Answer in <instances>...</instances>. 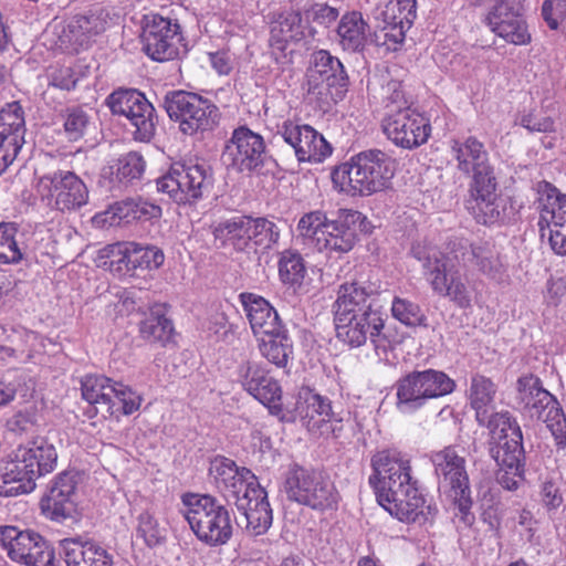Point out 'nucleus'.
Masks as SVG:
<instances>
[{
	"instance_id": "nucleus-32",
	"label": "nucleus",
	"mask_w": 566,
	"mask_h": 566,
	"mask_svg": "<svg viewBox=\"0 0 566 566\" xmlns=\"http://www.w3.org/2000/svg\"><path fill=\"white\" fill-rule=\"evenodd\" d=\"M116 382L104 376L88 375L82 380V397L103 417L114 416L119 410L114 402Z\"/></svg>"
},
{
	"instance_id": "nucleus-48",
	"label": "nucleus",
	"mask_w": 566,
	"mask_h": 566,
	"mask_svg": "<svg viewBox=\"0 0 566 566\" xmlns=\"http://www.w3.org/2000/svg\"><path fill=\"white\" fill-rule=\"evenodd\" d=\"M136 534L149 547L161 545L167 536V530L160 525L155 513L146 510L137 516Z\"/></svg>"
},
{
	"instance_id": "nucleus-41",
	"label": "nucleus",
	"mask_w": 566,
	"mask_h": 566,
	"mask_svg": "<svg viewBox=\"0 0 566 566\" xmlns=\"http://www.w3.org/2000/svg\"><path fill=\"white\" fill-rule=\"evenodd\" d=\"M249 394L264 405L270 413L277 417L281 421H295V415L289 411V406L283 407L281 402V386L272 377L265 376L264 381H260L255 390H251Z\"/></svg>"
},
{
	"instance_id": "nucleus-24",
	"label": "nucleus",
	"mask_w": 566,
	"mask_h": 566,
	"mask_svg": "<svg viewBox=\"0 0 566 566\" xmlns=\"http://www.w3.org/2000/svg\"><path fill=\"white\" fill-rule=\"evenodd\" d=\"M334 323L337 339L350 348L365 345L367 339L378 346L385 328V322L379 312L334 318Z\"/></svg>"
},
{
	"instance_id": "nucleus-39",
	"label": "nucleus",
	"mask_w": 566,
	"mask_h": 566,
	"mask_svg": "<svg viewBox=\"0 0 566 566\" xmlns=\"http://www.w3.org/2000/svg\"><path fill=\"white\" fill-rule=\"evenodd\" d=\"M261 355L277 367H285L293 353V343L284 326L256 337Z\"/></svg>"
},
{
	"instance_id": "nucleus-40",
	"label": "nucleus",
	"mask_w": 566,
	"mask_h": 566,
	"mask_svg": "<svg viewBox=\"0 0 566 566\" xmlns=\"http://www.w3.org/2000/svg\"><path fill=\"white\" fill-rule=\"evenodd\" d=\"M368 30L360 12H348L342 17L337 28L338 43L346 51H360L367 41Z\"/></svg>"
},
{
	"instance_id": "nucleus-23",
	"label": "nucleus",
	"mask_w": 566,
	"mask_h": 566,
	"mask_svg": "<svg viewBox=\"0 0 566 566\" xmlns=\"http://www.w3.org/2000/svg\"><path fill=\"white\" fill-rule=\"evenodd\" d=\"M25 122L18 102L7 104L0 111V175L17 158L24 144Z\"/></svg>"
},
{
	"instance_id": "nucleus-43",
	"label": "nucleus",
	"mask_w": 566,
	"mask_h": 566,
	"mask_svg": "<svg viewBox=\"0 0 566 566\" xmlns=\"http://www.w3.org/2000/svg\"><path fill=\"white\" fill-rule=\"evenodd\" d=\"M133 242H117L98 250L95 262L97 266L113 273H122L132 264Z\"/></svg>"
},
{
	"instance_id": "nucleus-51",
	"label": "nucleus",
	"mask_w": 566,
	"mask_h": 566,
	"mask_svg": "<svg viewBox=\"0 0 566 566\" xmlns=\"http://www.w3.org/2000/svg\"><path fill=\"white\" fill-rule=\"evenodd\" d=\"M392 317L406 326L426 325V315L420 306L407 298L395 296L391 303Z\"/></svg>"
},
{
	"instance_id": "nucleus-46",
	"label": "nucleus",
	"mask_w": 566,
	"mask_h": 566,
	"mask_svg": "<svg viewBox=\"0 0 566 566\" xmlns=\"http://www.w3.org/2000/svg\"><path fill=\"white\" fill-rule=\"evenodd\" d=\"M249 251L260 248L262 250L271 249L280 239L277 226L265 218L249 217Z\"/></svg>"
},
{
	"instance_id": "nucleus-31",
	"label": "nucleus",
	"mask_w": 566,
	"mask_h": 566,
	"mask_svg": "<svg viewBox=\"0 0 566 566\" xmlns=\"http://www.w3.org/2000/svg\"><path fill=\"white\" fill-rule=\"evenodd\" d=\"M66 566H113L111 555L98 544L80 538L61 541Z\"/></svg>"
},
{
	"instance_id": "nucleus-16",
	"label": "nucleus",
	"mask_w": 566,
	"mask_h": 566,
	"mask_svg": "<svg viewBox=\"0 0 566 566\" xmlns=\"http://www.w3.org/2000/svg\"><path fill=\"white\" fill-rule=\"evenodd\" d=\"M108 106L113 114L125 116L135 128V138L149 140L156 129L155 108L144 94L136 90H118L109 95Z\"/></svg>"
},
{
	"instance_id": "nucleus-64",
	"label": "nucleus",
	"mask_w": 566,
	"mask_h": 566,
	"mask_svg": "<svg viewBox=\"0 0 566 566\" xmlns=\"http://www.w3.org/2000/svg\"><path fill=\"white\" fill-rule=\"evenodd\" d=\"M552 250L558 255H566V223L547 230L546 235Z\"/></svg>"
},
{
	"instance_id": "nucleus-47",
	"label": "nucleus",
	"mask_w": 566,
	"mask_h": 566,
	"mask_svg": "<svg viewBox=\"0 0 566 566\" xmlns=\"http://www.w3.org/2000/svg\"><path fill=\"white\" fill-rule=\"evenodd\" d=\"M279 275L283 284L300 286L306 275V268L302 255L295 251L286 250L279 260Z\"/></svg>"
},
{
	"instance_id": "nucleus-8",
	"label": "nucleus",
	"mask_w": 566,
	"mask_h": 566,
	"mask_svg": "<svg viewBox=\"0 0 566 566\" xmlns=\"http://www.w3.org/2000/svg\"><path fill=\"white\" fill-rule=\"evenodd\" d=\"M412 254L422 262L423 274L436 293L448 296L461 308L471 306L470 291L460 279L451 258L436 248L420 244L412 247Z\"/></svg>"
},
{
	"instance_id": "nucleus-35",
	"label": "nucleus",
	"mask_w": 566,
	"mask_h": 566,
	"mask_svg": "<svg viewBox=\"0 0 566 566\" xmlns=\"http://www.w3.org/2000/svg\"><path fill=\"white\" fill-rule=\"evenodd\" d=\"M518 406L532 418L545 411V407L554 402L552 396L542 387L541 380L533 375H525L517 379L516 384Z\"/></svg>"
},
{
	"instance_id": "nucleus-54",
	"label": "nucleus",
	"mask_w": 566,
	"mask_h": 566,
	"mask_svg": "<svg viewBox=\"0 0 566 566\" xmlns=\"http://www.w3.org/2000/svg\"><path fill=\"white\" fill-rule=\"evenodd\" d=\"M101 29V22L96 17L76 15L67 24L70 41L78 45L85 44Z\"/></svg>"
},
{
	"instance_id": "nucleus-12",
	"label": "nucleus",
	"mask_w": 566,
	"mask_h": 566,
	"mask_svg": "<svg viewBox=\"0 0 566 566\" xmlns=\"http://www.w3.org/2000/svg\"><path fill=\"white\" fill-rule=\"evenodd\" d=\"M165 109L179 129L189 136L211 130L219 119V109L209 99L195 93L176 91L165 97Z\"/></svg>"
},
{
	"instance_id": "nucleus-18",
	"label": "nucleus",
	"mask_w": 566,
	"mask_h": 566,
	"mask_svg": "<svg viewBox=\"0 0 566 566\" xmlns=\"http://www.w3.org/2000/svg\"><path fill=\"white\" fill-rule=\"evenodd\" d=\"M382 129L395 145L407 149L424 144L431 133L428 118L411 107L386 115Z\"/></svg>"
},
{
	"instance_id": "nucleus-33",
	"label": "nucleus",
	"mask_w": 566,
	"mask_h": 566,
	"mask_svg": "<svg viewBox=\"0 0 566 566\" xmlns=\"http://www.w3.org/2000/svg\"><path fill=\"white\" fill-rule=\"evenodd\" d=\"M308 93L323 95L329 86L344 80V67L338 59L326 51H318L314 55V64L310 71Z\"/></svg>"
},
{
	"instance_id": "nucleus-15",
	"label": "nucleus",
	"mask_w": 566,
	"mask_h": 566,
	"mask_svg": "<svg viewBox=\"0 0 566 566\" xmlns=\"http://www.w3.org/2000/svg\"><path fill=\"white\" fill-rule=\"evenodd\" d=\"M430 460L434 467L439 489L443 491L461 511L470 505L469 476L465 458L457 447L449 446L432 452Z\"/></svg>"
},
{
	"instance_id": "nucleus-2",
	"label": "nucleus",
	"mask_w": 566,
	"mask_h": 566,
	"mask_svg": "<svg viewBox=\"0 0 566 566\" xmlns=\"http://www.w3.org/2000/svg\"><path fill=\"white\" fill-rule=\"evenodd\" d=\"M369 483L378 503L401 522L424 524L436 509L427 504L411 476L410 458L396 449L381 450L371 458Z\"/></svg>"
},
{
	"instance_id": "nucleus-25",
	"label": "nucleus",
	"mask_w": 566,
	"mask_h": 566,
	"mask_svg": "<svg viewBox=\"0 0 566 566\" xmlns=\"http://www.w3.org/2000/svg\"><path fill=\"white\" fill-rule=\"evenodd\" d=\"M163 214L161 208L146 199H127L112 205L103 212L96 213L93 221L97 226H118L132 221H154Z\"/></svg>"
},
{
	"instance_id": "nucleus-45",
	"label": "nucleus",
	"mask_w": 566,
	"mask_h": 566,
	"mask_svg": "<svg viewBox=\"0 0 566 566\" xmlns=\"http://www.w3.org/2000/svg\"><path fill=\"white\" fill-rule=\"evenodd\" d=\"M472 262L481 273L495 283L507 281L506 269L495 251L488 247H473L471 250Z\"/></svg>"
},
{
	"instance_id": "nucleus-9",
	"label": "nucleus",
	"mask_w": 566,
	"mask_h": 566,
	"mask_svg": "<svg viewBox=\"0 0 566 566\" xmlns=\"http://www.w3.org/2000/svg\"><path fill=\"white\" fill-rule=\"evenodd\" d=\"M33 189L43 205L61 212L74 211L88 201L85 182L70 170L59 169L36 176Z\"/></svg>"
},
{
	"instance_id": "nucleus-19",
	"label": "nucleus",
	"mask_w": 566,
	"mask_h": 566,
	"mask_svg": "<svg viewBox=\"0 0 566 566\" xmlns=\"http://www.w3.org/2000/svg\"><path fill=\"white\" fill-rule=\"evenodd\" d=\"M492 32L514 45H526L531 33L522 15V0H494L486 18Z\"/></svg>"
},
{
	"instance_id": "nucleus-38",
	"label": "nucleus",
	"mask_w": 566,
	"mask_h": 566,
	"mask_svg": "<svg viewBox=\"0 0 566 566\" xmlns=\"http://www.w3.org/2000/svg\"><path fill=\"white\" fill-rule=\"evenodd\" d=\"M306 28L298 11L284 10L271 23V45L283 50L289 43L302 40Z\"/></svg>"
},
{
	"instance_id": "nucleus-50",
	"label": "nucleus",
	"mask_w": 566,
	"mask_h": 566,
	"mask_svg": "<svg viewBox=\"0 0 566 566\" xmlns=\"http://www.w3.org/2000/svg\"><path fill=\"white\" fill-rule=\"evenodd\" d=\"M234 376L242 388L249 392L255 390V387L260 381H264L268 374L260 361L245 357L238 363Z\"/></svg>"
},
{
	"instance_id": "nucleus-1",
	"label": "nucleus",
	"mask_w": 566,
	"mask_h": 566,
	"mask_svg": "<svg viewBox=\"0 0 566 566\" xmlns=\"http://www.w3.org/2000/svg\"><path fill=\"white\" fill-rule=\"evenodd\" d=\"M496 385L483 375H474L468 389L470 406L482 426L491 428V455L499 469L496 479L506 490H516L523 481L524 450L522 430L507 413H495Z\"/></svg>"
},
{
	"instance_id": "nucleus-53",
	"label": "nucleus",
	"mask_w": 566,
	"mask_h": 566,
	"mask_svg": "<svg viewBox=\"0 0 566 566\" xmlns=\"http://www.w3.org/2000/svg\"><path fill=\"white\" fill-rule=\"evenodd\" d=\"M18 230L13 223H0V263H18L23 254L15 239Z\"/></svg>"
},
{
	"instance_id": "nucleus-30",
	"label": "nucleus",
	"mask_w": 566,
	"mask_h": 566,
	"mask_svg": "<svg viewBox=\"0 0 566 566\" xmlns=\"http://www.w3.org/2000/svg\"><path fill=\"white\" fill-rule=\"evenodd\" d=\"M385 36L400 43L417 17L416 0H391L381 11Z\"/></svg>"
},
{
	"instance_id": "nucleus-62",
	"label": "nucleus",
	"mask_w": 566,
	"mask_h": 566,
	"mask_svg": "<svg viewBox=\"0 0 566 566\" xmlns=\"http://www.w3.org/2000/svg\"><path fill=\"white\" fill-rule=\"evenodd\" d=\"M518 124L530 132L546 133L554 129V123L549 117L538 118L534 113L521 115Z\"/></svg>"
},
{
	"instance_id": "nucleus-49",
	"label": "nucleus",
	"mask_w": 566,
	"mask_h": 566,
	"mask_svg": "<svg viewBox=\"0 0 566 566\" xmlns=\"http://www.w3.org/2000/svg\"><path fill=\"white\" fill-rule=\"evenodd\" d=\"M139 331L145 339L165 344L170 340L174 327L166 316L150 314L140 323Z\"/></svg>"
},
{
	"instance_id": "nucleus-22",
	"label": "nucleus",
	"mask_w": 566,
	"mask_h": 566,
	"mask_svg": "<svg viewBox=\"0 0 566 566\" xmlns=\"http://www.w3.org/2000/svg\"><path fill=\"white\" fill-rule=\"evenodd\" d=\"M449 155L460 172L472 176V182L494 176L483 143L473 136L451 139Z\"/></svg>"
},
{
	"instance_id": "nucleus-27",
	"label": "nucleus",
	"mask_w": 566,
	"mask_h": 566,
	"mask_svg": "<svg viewBox=\"0 0 566 566\" xmlns=\"http://www.w3.org/2000/svg\"><path fill=\"white\" fill-rule=\"evenodd\" d=\"M75 480L70 473L60 474L40 502L42 513L60 521L72 515L75 503Z\"/></svg>"
},
{
	"instance_id": "nucleus-55",
	"label": "nucleus",
	"mask_w": 566,
	"mask_h": 566,
	"mask_svg": "<svg viewBox=\"0 0 566 566\" xmlns=\"http://www.w3.org/2000/svg\"><path fill=\"white\" fill-rule=\"evenodd\" d=\"M134 251H132V266L134 269L157 270L165 261V254L161 249L156 245H140L133 242Z\"/></svg>"
},
{
	"instance_id": "nucleus-21",
	"label": "nucleus",
	"mask_w": 566,
	"mask_h": 566,
	"mask_svg": "<svg viewBox=\"0 0 566 566\" xmlns=\"http://www.w3.org/2000/svg\"><path fill=\"white\" fill-rule=\"evenodd\" d=\"M285 143L293 147L301 163L319 164L332 155V147L322 134L310 125L285 122L281 128Z\"/></svg>"
},
{
	"instance_id": "nucleus-57",
	"label": "nucleus",
	"mask_w": 566,
	"mask_h": 566,
	"mask_svg": "<svg viewBox=\"0 0 566 566\" xmlns=\"http://www.w3.org/2000/svg\"><path fill=\"white\" fill-rule=\"evenodd\" d=\"M542 13L552 30L566 27V0L545 1Z\"/></svg>"
},
{
	"instance_id": "nucleus-42",
	"label": "nucleus",
	"mask_w": 566,
	"mask_h": 566,
	"mask_svg": "<svg viewBox=\"0 0 566 566\" xmlns=\"http://www.w3.org/2000/svg\"><path fill=\"white\" fill-rule=\"evenodd\" d=\"M3 334L0 327V335ZM12 343L14 346H6L0 344V359L14 358L20 363H25L39 352L42 340L39 334L32 331H17L13 334Z\"/></svg>"
},
{
	"instance_id": "nucleus-36",
	"label": "nucleus",
	"mask_w": 566,
	"mask_h": 566,
	"mask_svg": "<svg viewBox=\"0 0 566 566\" xmlns=\"http://www.w3.org/2000/svg\"><path fill=\"white\" fill-rule=\"evenodd\" d=\"M214 241L222 248L249 252V217H232L212 226Z\"/></svg>"
},
{
	"instance_id": "nucleus-6",
	"label": "nucleus",
	"mask_w": 566,
	"mask_h": 566,
	"mask_svg": "<svg viewBox=\"0 0 566 566\" xmlns=\"http://www.w3.org/2000/svg\"><path fill=\"white\" fill-rule=\"evenodd\" d=\"M55 447L44 438L20 444L0 468V495L14 496L33 489V481L56 467Z\"/></svg>"
},
{
	"instance_id": "nucleus-56",
	"label": "nucleus",
	"mask_w": 566,
	"mask_h": 566,
	"mask_svg": "<svg viewBox=\"0 0 566 566\" xmlns=\"http://www.w3.org/2000/svg\"><path fill=\"white\" fill-rule=\"evenodd\" d=\"M115 389L116 392H114V402L119 409L115 416L118 413L128 416L140 408L143 397L138 392L119 382H116Z\"/></svg>"
},
{
	"instance_id": "nucleus-26",
	"label": "nucleus",
	"mask_w": 566,
	"mask_h": 566,
	"mask_svg": "<svg viewBox=\"0 0 566 566\" xmlns=\"http://www.w3.org/2000/svg\"><path fill=\"white\" fill-rule=\"evenodd\" d=\"M290 412L300 418L310 431H322L333 419L334 413L328 399L308 387L298 390L295 406Z\"/></svg>"
},
{
	"instance_id": "nucleus-60",
	"label": "nucleus",
	"mask_w": 566,
	"mask_h": 566,
	"mask_svg": "<svg viewBox=\"0 0 566 566\" xmlns=\"http://www.w3.org/2000/svg\"><path fill=\"white\" fill-rule=\"evenodd\" d=\"M338 15V12L333 7L325 3H315L306 10V18L321 25H329Z\"/></svg>"
},
{
	"instance_id": "nucleus-4",
	"label": "nucleus",
	"mask_w": 566,
	"mask_h": 566,
	"mask_svg": "<svg viewBox=\"0 0 566 566\" xmlns=\"http://www.w3.org/2000/svg\"><path fill=\"white\" fill-rule=\"evenodd\" d=\"M397 163L379 149L360 151L332 172L333 186L348 196L369 197L391 187Z\"/></svg>"
},
{
	"instance_id": "nucleus-58",
	"label": "nucleus",
	"mask_w": 566,
	"mask_h": 566,
	"mask_svg": "<svg viewBox=\"0 0 566 566\" xmlns=\"http://www.w3.org/2000/svg\"><path fill=\"white\" fill-rule=\"evenodd\" d=\"M87 124V115L82 109L74 108L69 111L64 128L71 139H77L83 135Z\"/></svg>"
},
{
	"instance_id": "nucleus-20",
	"label": "nucleus",
	"mask_w": 566,
	"mask_h": 566,
	"mask_svg": "<svg viewBox=\"0 0 566 566\" xmlns=\"http://www.w3.org/2000/svg\"><path fill=\"white\" fill-rule=\"evenodd\" d=\"M264 149L263 138L259 134L240 127L233 132L231 139L227 143L222 161L228 169L251 172L262 164Z\"/></svg>"
},
{
	"instance_id": "nucleus-3",
	"label": "nucleus",
	"mask_w": 566,
	"mask_h": 566,
	"mask_svg": "<svg viewBox=\"0 0 566 566\" xmlns=\"http://www.w3.org/2000/svg\"><path fill=\"white\" fill-rule=\"evenodd\" d=\"M209 475L223 497L243 514L250 534L261 535L269 530L272 510L251 470L238 467L226 457H216L210 461Z\"/></svg>"
},
{
	"instance_id": "nucleus-34",
	"label": "nucleus",
	"mask_w": 566,
	"mask_h": 566,
	"mask_svg": "<svg viewBox=\"0 0 566 566\" xmlns=\"http://www.w3.org/2000/svg\"><path fill=\"white\" fill-rule=\"evenodd\" d=\"M367 290L357 283H344L338 287L333 305L334 318L358 316V314L374 313L368 301Z\"/></svg>"
},
{
	"instance_id": "nucleus-7",
	"label": "nucleus",
	"mask_w": 566,
	"mask_h": 566,
	"mask_svg": "<svg viewBox=\"0 0 566 566\" xmlns=\"http://www.w3.org/2000/svg\"><path fill=\"white\" fill-rule=\"evenodd\" d=\"M182 514L197 538L210 546L226 544L232 536L229 511L213 497L200 494L182 496Z\"/></svg>"
},
{
	"instance_id": "nucleus-52",
	"label": "nucleus",
	"mask_w": 566,
	"mask_h": 566,
	"mask_svg": "<svg viewBox=\"0 0 566 566\" xmlns=\"http://www.w3.org/2000/svg\"><path fill=\"white\" fill-rule=\"evenodd\" d=\"M534 418L541 419L546 423L557 446H566V418L556 399L545 407V411Z\"/></svg>"
},
{
	"instance_id": "nucleus-13",
	"label": "nucleus",
	"mask_w": 566,
	"mask_h": 566,
	"mask_svg": "<svg viewBox=\"0 0 566 566\" xmlns=\"http://www.w3.org/2000/svg\"><path fill=\"white\" fill-rule=\"evenodd\" d=\"M0 546L13 562L27 566H57L53 549L33 531L1 525Z\"/></svg>"
},
{
	"instance_id": "nucleus-29",
	"label": "nucleus",
	"mask_w": 566,
	"mask_h": 566,
	"mask_svg": "<svg viewBox=\"0 0 566 566\" xmlns=\"http://www.w3.org/2000/svg\"><path fill=\"white\" fill-rule=\"evenodd\" d=\"M240 298L255 337L284 326L276 310L264 297L243 293Z\"/></svg>"
},
{
	"instance_id": "nucleus-17",
	"label": "nucleus",
	"mask_w": 566,
	"mask_h": 566,
	"mask_svg": "<svg viewBox=\"0 0 566 566\" xmlns=\"http://www.w3.org/2000/svg\"><path fill=\"white\" fill-rule=\"evenodd\" d=\"M180 25L176 20L150 14L145 18L142 41L145 53L155 61H168L178 55L181 41Z\"/></svg>"
},
{
	"instance_id": "nucleus-61",
	"label": "nucleus",
	"mask_w": 566,
	"mask_h": 566,
	"mask_svg": "<svg viewBox=\"0 0 566 566\" xmlns=\"http://www.w3.org/2000/svg\"><path fill=\"white\" fill-rule=\"evenodd\" d=\"M388 94L387 99V115L395 113L397 109L409 107L408 102L405 98V94L401 84L397 81H391L386 86Z\"/></svg>"
},
{
	"instance_id": "nucleus-5",
	"label": "nucleus",
	"mask_w": 566,
	"mask_h": 566,
	"mask_svg": "<svg viewBox=\"0 0 566 566\" xmlns=\"http://www.w3.org/2000/svg\"><path fill=\"white\" fill-rule=\"evenodd\" d=\"M365 216L356 210H339L329 219L323 210L304 213L296 224L297 235L304 244L327 254L348 253L357 241V227Z\"/></svg>"
},
{
	"instance_id": "nucleus-37",
	"label": "nucleus",
	"mask_w": 566,
	"mask_h": 566,
	"mask_svg": "<svg viewBox=\"0 0 566 566\" xmlns=\"http://www.w3.org/2000/svg\"><path fill=\"white\" fill-rule=\"evenodd\" d=\"M566 224V195L546 184L539 199L542 237L546 231Z\"/></svg>"
},
{
	"instance_id": "nucleus-14",
	"label": "nucleus",
	"mask_w": 566,
	"mask_h": 566,
	"mask_svg": "<svg viewBox=\"0 0 566 566\" xmlns=\"http://www.w3.org/2000/svg\"><path fill=\"white\" fill-rule=\"evenodd\" d=\"M212 187V172L205 163L174 166L157 180L159 191L169 195L178 203L198 200Z\"/></svg>"
},
{
	"instance_id": "nucleus-11",
	"label": "nucleus",
	"mask_w": 566,
	"mask_h": 566,
	"mask_svg": "<svg viewBox=\"0 0 566 566\" xmlns=\"http://www.w3.org/2000/svg\"><path fill=\"white\" fill-rule=\"evenodd\" d=\"M284 490L290 500L317 511L337 507L338 493L334 484L319 472L292 467L285 479Z\"/></svg>"
},
{
	"instance_id": "nucleus-28",
	"label": "nucleus",
	"mask_w": 566,
	"mask_h": 566,
	"mask_svg": "<svg viewBox=\"0 0 566 566\" xmlns=\"http://www.w3.org/2000/svg\"><path fill=\"white\" fill-rule=\"evenodd\" d=\"M469 210L479 223L492 224L501 216L495 177L471 182Z\"/></svg>"
},
{
	"instance_id": "nucleus-63",
	"label": "nucleus",
	"mask_w": 566,
	"mask_h": 566,
	"mask_svg": "<svg viewBox=\"0 0 566 566\" xmlns=\"http://www.w3.org/2000/svg\"><path fill=\"white\" fill-rule=\"evenodd\" d=\"M541 497L544 506L552 511L559 507L563 503V497L558 486L552 481H545L542 484Z\"/></svg>"
},
{
	"instance_id": "nucleus-44",
	"label": "nucleus",
	"mask_w": 566,
	"mask_h": 566,
	"mask_svg": "<svg viewBox=\"0 0 566 566\" xmlns=\"http://www.w3.org/2000/svg\"><path fill=\"white\" fill-rule=\"evenodd\" d=\"M145 168L143 157L137 153H127L103 170V176L112 177V181L129 182L142 176Z\"/></svg>"
},
{
	"instance_id": "nucleus-59",
	"label": "nucleus",
	"mask_w": 566,
	"mask_h": 566,
	"mask_svg": "<svg viewBox=\"0 0 566 566\" xmlns=\"http://www.w3.org/2000/svg\"><path fill=\"white\" fill-rule=\"evenodd\" d=\"M36 422V415L33 408H27L15 412L8 420V428L11 431L23 433L30 431Z\"/></svg>"
},
{
	"instance_id": "nucleus-10",
	"label": "nucleus",
	"mask_w": 566,
	"mask_h": 566,
	"mask_svg": "<svg viewBox=\"0 0 566 566\" xmlns=\"http://www.w3.org/2000/svg\"><path fill=\"white\" fill-rule=\"evenodd\" d=\"M454 387V381L443 371H412L397 382V409L402 413H411L429 399L451 394Z\"/></svg>"
}]
</instances>
